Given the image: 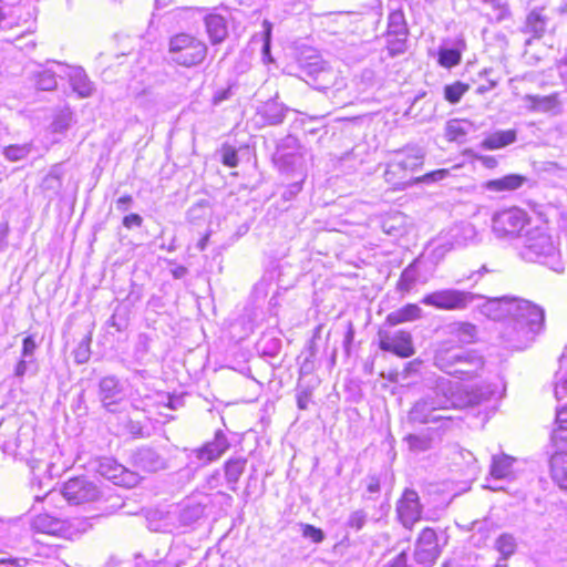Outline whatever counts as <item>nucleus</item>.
Wrapping results in <instances>:
<instances>
[{
    "mask_svg": "<svg viewBox=\"0 0 567 567\" xmlns=\"http://www.w3.org/2000/svg\"><path fill=\"white\" fill-rule=\"evenodd\" d=\"M133 465L145 472H157L167 467L166 458L151 446H141L132 454Z\"/></svg>",
    "mask_w": 567,
    "mask_h": 567,
    "instance_id": "17",
    "label": "nucleus"
},
{
    "mask_svg": "<svg viewBox=\"0 0 567 567\" xmlns=\"http://www.w3.org/2000/svg\"><path fill=\"white\" fill-rule=\"evenodd\" d=\"M205 27L212 44L221 43L228 35L227 22L220 14H208Z\"/></svg>",
    "mask_w": 567,
    "mask_h": 567,
    "instance_id": "25",
    "label": "nucleus"
},
{
    "mask_svg": "<svg viewBox=\"0 0 567 567\" xmlns=\"http://www.w3.org/2000/svg\"><path fill=\"white\" fill-rule=\"evenodd\" d=\"M388 34L389 37H395V40H389L391 50L395 52H403L405 49L408 27L402 11H394L390 13L388 22Z\"/></svg>",
    "mask_w": 567,
    "mask_h": 567,
    "instance_id": "20",
    "label": "nucleus"
},
{
    "mask_svg": "<svg viewBox=\"0 0 567 567\" xmlns=\"http://www.w3.org/2000/svg\"><path fill=\"white\" fill-rule=\"evenodd\" d=\"M143 218L138 214H130L123 218V226L131 229L133 227H141Z\"/></svg>",
    "mask_w": 567,
    "mask_h": 567,
    "instance_id": "53",
    "label": "nucleus"
},
{
    "mask_svg": "<svg viewBox=\"0 0 567 567\" xmlns=\"http://www.w3.org/2000/svg\"><path fill=\"white\" fill-rule=\"evenodd\" d=\"M33 362V359H28V358H23L21 357V359L19 360V362L16 364V368H14V375L17 378H23L24 374L27 373V370H28V365L30 363Z\"/></svg>",
    "mask_w": 567,
    "mask_h": 567,
    "instance_id": "54",
    "label": "nucleus"
},
{
    "mask_svg": "<svg viewBox=\"0 0 567 567\" xmlns=\"http://www.w3.org/2000/svg\"><path fill=\"white\" fill-rule=\"evenodd\" d=\"M551 439L555 443L567 442V425H558V427L553 431Z\"/></svg>",
    "mask_w": 567,
    "mask_h": 567,
    "instance_id": "58",
    "label": "nucleus"
},
{
    "mask_svg": "<svg viewBox=\"0 0 567 567\" xmlns=\"http://www.w3.org/2000/svg\"><path fill=\"white\" fill-rule=\"evenodd\" d=\"M524 101L527 103V107L530 111L539 113H548L560 106L558 93H553L550 95L527 94L524 97Z\"/></svg>",
    "mask_w": 567,
    "mask_h": 567,
    "instance_id": "26",
    "label": "nucleus"
},
{
    "mask_svg": "<svg viewBox=\"0 0 567 567\" xmlns=\"http://www.w3.org/2000/svg\"><path fill=\"white\" fill-rule=\"evenodd\" d=\"M409 449L413 452L420 453L431 449L432 440L425 435L410 434L405 437Z\"/></svg>",
    "mask_w": 567,
    "mask_h": 567,
    "instance_id": "40",
    "label": "nucleus"
},
{
    "mask_svg": "<svg viewBox=\"0 0 567 567\" xmlns=\"http://www.w3.org/2000/svg\"><path fill=\"white\" fill-rule=\"evenodd\" d=\"M450 176V171L445 168L436 169L414 178L415 184H433Z\"/></svg>",
    "mask_w": 567,
    "mask_h": 567,
    "instance_id": "42",
    "label": "nucleus"
},
{
    "mask_svg": "<svg viewBox=\"0 0 567 567\" xmlns=\"http://www.w3.org/2000/svg\"><path fill=\"white\" fill-rule=\"evenodd\" d=\"M33 143L11 144L3 148V156L10 162L25 159L33 151Z\"/></svg>",
    "mask_w": 567,
    "mask_h": 567,
    "instance_id": "35",
    "label": "nucleus"
},
{
    "mask_svg": "<svg viewBox=\"0 0 567 567\" xmlns=\"http://www.w3.org/2000/svg\"><path fill=\"white\" fill-rule=\"evenodd\" d=\"M517 138L516 130L495 131L486 135L481 143L484 150H498L513 144Z\"/></svg>",
    "mask_w": 567,
    "mask_h": 567,
    "instance_id": "27",
    "label": "nucleus"
},
{
    "mask_svg": "<svg viewBox=\"0 0 567 567\" xmlns=\"http://www.w3.org/2000/svg\"><path fill=\"white\" fill-rule=\"evenodd\" d=\"M221 162L228 167H236L238 165L237 151L231 146H224L221 150Z\"/></svg>",
    "mask_w": 567,
    "mask_h": 567,
    "instance_id": "44",
    "label": "nucleus"
},
{
    "mask_svg": "<svg viewBox=\"0 0 567 567\" xmlns=\"http://www.w3.org/2000/svg\"><path fill=\"white\" fill-rule=\"evenodd\" d=\"M461 51L456 48H441L439 50V63L443 68L451 69L461 62Z\"/></svg>",
    "mask_w": 567,
    "mask_h": 567,
    "instance_id": "37",
    "label": "nucleus"
},
{
    "mask_svg": "<svg viewBox=\"0 0 567 567\" xmlns=\"http://www.w3.org/2000/svg\"><path fill=\"white\" fill-rule=\"evenodd\" d=\"M32 526L35 530L43 534L72 538L85 533L89 529L90 524L82 518L61 519L43 513L33 518Z\"/></svg>",
    "mask_w": 567,
    "mask_h": 567,
    "instance_id": "7",
    "label": "nucleus"
},
{
    "mask_svg": "<svg viewBox=\"0 0 567 567\" xmlns=\"http://www.w3.org/2000/svg\"><path fill=\"white\" fill-rule=\"evenodd\" d=\"M557 66L560 78L565 80L567 78V51L565 56L558 61Z\"/></svg>",
    "mask_w": 567,
    "mask_h": 567,
    "instance_id": "63",
    "label": "nucleus"
},
{
    "mask_svg": "<svg viewBox=\"0 0 567 567\" xmlns=\"http://www.w3.org/2000/svg\"><path fill=\"white\" fill-rule=\"evenodd\" d=\"M288 109L276 100H269L261 109V115L268 125H279L286 117Z\"/></svg>",
    "mask_w": 567,
    "mask_h": 567,
    "instance_id": "32",
    "label": "nucleus"
},
{
    "mask_svg": "<svg viewBox=\"0 0 567 567\" xmlns=\"http://www.w3.org/2000/svg\"><path fill=\"white\" fill-rule=\"evenodd\" d=\"M61 495L69 504L80 505L96 501L100 496V491L86 477H73L63 484Z\"/></svg>",
    "mask_w": 567,
    "mask_h": 567,
    "instance_id": "11",
    "label": "nucleus"
},
{
    "mask_svg": "<svg viewBox=\"0 0 567 567\" xmlns=\"http://www.w3.org/2000/svg\"><path fill=\"white\" fill-rule=\"evenodd\" d=\"M530 219L524 209L512 207L497 212L492 218V230L497 238L516 239L529 227Z\"/></svg>",
    "mask_w": 567,
    "mask_h": 567,
    "instance_id": "6",
    "label": "nucleus"
},
{
    "mask_svg": "<svg viewBox=\"0 0 567 567\" xmlns=\"http://www.w3.org/2000/svg\"><path fill=\"white\" fill-rule=\"evenodd\" d=\"M476 159L481 162L482 165L485 166L486 168H494L498 164L497 159L494 156L489 155H480L476 157Z\"/></svg>",
    "mask_w": 567,
    "mask_h": 567,
    "instance_id": "60",
    "label": "nucleus"
},
{
    "mask_svg": "<svg viewBox=\"0 0 567 567\" xmlns=\"http://www.w3.org/2000/svg\"><path fill=\"white\" fill-rule=\"evenodd\" d=\"M205 504L195 498L186 499L179 509L178 520L183 526H189L203 517Z\"/></svg>",
    "mask_w": 567,
    "mask_h": 567,
    "instance_id": "24",
    "label": "nucleus"
},
{
    "mask_svg": "<svg viewBox=\"0 0 567 567\" xmlns=\"http://www.w3.org/2000/svg\"><path fill=\"white\" fill-rule=\"evenodd\" d=\"M207 52V44L190 33H177L168 41L169 61L178 66H197L205 61Z\"/></svg>",
    "mask_w": 567,
    "mask_h": 567,
    "instance_id": "5",
    "label": "nucleus"
},
{
    "mask_svg": "<svg viewBox=\"0 0 567 567\" xmlns=\"http://www.w3.org/2000/svg\"><path fill=\"white\" fill-rule=\"evenodd\" d=\"M70 123L66 116H60L52 123V130L55 133H62L69 127Z\"/></svg>",
    "mask_w": 567,
    "mask_h": 567,
    "instance_id": "59",
    "label": "nucleus"
},
{
    "mask_svg": "<svg viewBox=\"0 0 567 567\" xmlns=\"http://www.w3.org/2000/svg\"><path fill=\"white\" fill-rule=\"evenodd\" d=\"M312 392L309 388H300L297 392V405L300 410H306L311 400Z\"/></svg>",
    "mask_w": 567,
    "mask_h": 567,
    "instance_id": "49",
    "label": "nucleus"
},
{
    "mask_svg": "<svg viewBox=\"0 0 567 567\" xmlns=\"http://www.w3.org/2000/svg\"><path fill=\"white\" fill-rule=\"evenodd\" d=\"M62 62L49 61L45 65H39L27 74L31 86L38 91H54L58 79H63Z\"/></svg>",
    "mask_w": 567,
    "mask_h": 567,
    "instance_id": "12",
    "label": "nucleus"
},
{
    "mask_svg": "<svg viewBox=\"0 0 567 567\" xmlns=\"http://www.w3.org/2000/svg\"><path fill=\"white\" fill-rule=\"evenodd\" d=\"M383 567H410L408 564V554L402 550L390 559Z\"/></svg>",
    "mask_w": 567,
    "mask_h": 567,
    "instance_id": "51",
    "label": "nucleus"
},
{
    "mask_svg": "<svg viewBox=\"0 0 567 567\" xmlns=\"http://www.w3.org/2000/svg\"><path fill=\"white\" fill-rule=\"evenodd\" d=\"M423 159L424 153L417 147L394 152L386 164L385 182L395 189H404L414 185L411 174L423 165Z\"/></svg>",
    "mask_w": 567,
    "mask_h": 567,
    "instance_id": "4",
    "label": "nucleus"
},
{
    "mask_svg": "<svg viewBox=\"0 0 567 567\" xmlns=\"http://www.w3.org/2000/svg\"><path fill=\"white\" fill-rule=\"evenodd\" d=\"M264 27V44H262V54L264 58H268L270 60V40H271V30L272 25L269 21L265 20L262 23Z\"/></svg>",
    "mask_w": 567,
    "mask_h": 567,
    "instance_id": "45",
    "label": "nucleus"
},
{
    "mask_svg": "<svg viewBox=\"0 0 567 567\" xmlns=\"http://www.w3.org/2000/svg\"><path fill=\"white\" fill-rule=\"evenodd\" d=\"M74 358L78 363H85L90 359L89 341H81L74 351Z\"/></svg>",
    "mask_w": 567,
    "mask_h": 567,
    "instance_id": "46",
    "label": "nucleus"
},
{
    "mask_svg": "<svg viewBox=\"0 0 567 567\" xmlns=\"http://www.w3.org/2000/svg\"><path fill=\"white\" fill-rule=\"evenodd\" d=\"M466 350L446 347L442 344L434 354V365L446 374L452 375L453 372H463L456 370L458 365L464 364L462 361Z\"/></svg>",
    "mask_w": 567,
    "mask_h": 567,
    "instance_id": "18",
    "label": "nucleus"
},
{
    "mask_svg": "<svg viewBox=\"0 0 567 567\" xmlns=\"http://www.w3.org/2000/svg\"><path fill=\"white\" fill-rule=\"evenodd\" d=\"M463 357H466L462 358V361L465 362L464 364L458 365L456 370H462L464 372H453L452 375L462 380H471L478 377L485 365L483 357L473 350H466Z\"/></svg>",
    "mask_w": 567,
    "mask_h": 567,
    "instance_id": "22",
    "label": "nucleus"
},
{
    "mask_svg": "<svg viewBox=\"0 0 567 567\" xmlns=\"http://www.w3.org/2000/svg\"><path fill=\"white\" fill-rule=\"evenodd\" d=\"M550 473L553 480L560 487L567 482V452H556L550 457Z\"/></svg>",
    "mask_w": 567,
    "mask_h": 567,
    "instance_id": "33",
    "label": "nucleus"
},
{
    "mask_svg": "<svg viewBox=\"0 0 567 567\" xmlns=\"http://www.w3.org/2000/svg\"><path fill=\"white\" fill-rule=\"evenodd\" d=\"M126 429L130 434H132L134 437H144V425L141 421L130 420L126 424Z\"/></svg>",
    "mask_w": 567,
    "mask_h": 567,
    "instance_id": "52",
    "label": "nucleus"
},
{
    "mask_svg": "<svg viewBox=\"0 0 567 567\" xmlns=\"http://www.w3.org/2000/svg\"><path fill=\"white\" fill-rule=\"evenodd\" d=\"M109 324H110L111 327L115 328V329H116V331H118V332L123 331V330L126 328V326H127V324H126V321H125V320H120V319L117 318V315H116V313H114V315L110 318V320H109Z\"/></svg>",
    "mask_w": 567,
    "mask_h": 567,
    "instance_id": "61",
    "label": "nucleus"
},
{
    "mask_svg": "<svg viewBox=\"0 0 567 567\" xmlns=\"http://www.w3.org/2000/svg\"><path fill=\"white\" fill-rule=\"evenodd\" d=\"M495 548L502 555L503 559H507L517 548L516 538L512 534L504 533L496 539Z\"/></svg>",
    "mask_w": 567,
    "mask_h": 567,
    "instance_id": "36",
    "label": "nucleus"
},
{
    "mask_svg": "<svg viewBox=\"0 0 567 567\" xmlns=\"http://www.w3.org/2000/svg\"><path fill=\"white\" fill-rule=\"evenodd\" d=\"M442 548L439 545L436 532L431 527L421 530L414 545V560L423 567H431L441 556Z\"/></svg>",
    "mask_w": 567,
    "mask_h": 567,
    "instance_id": "10",
    "label": "nucleus"
},
{
    "mask_svg": "<svg viewBox=\"0 0 567 567\" xmlns=\"http://www.w3.org/2000/svg\"><path fill=\"white\" fill-rule=\"evenodd\" d=\"M62 171L59 166H54L43 179V187L45 189L59 190L62 185Z\"/></svg>",
    "mask_w": 567,
    "mask_h": 567,
    "instance_id": "41",
    "label": "nucleus"
},
{
    "mask_svg": "<svg viewBox=\"0 0 567 567\" xmlns=\"http://www.w3.org/2000/svg\"><path fill=\"white\" fill-rule=\"evenodd\" d=\"M99 398L106 411L115 413L120 404L125 401L126 393L118 379L104 377L99 383Z\"/></svg>",
    "mask_w": 567,
    "mask_h": 567,
    "instance_id": "14",
    "label": "nucleus"
},
{
    "mask_svg": "<svg viewBox=\"0 0 567 567\" xmlns=\"http://www.w3.org/2000/svg\"><path fill=\"white\" fill-rule=\"evenodd\" d=\"M447 332L457 339L458 342L468 344L475 341L477 336V328L470 322H453L446 326Z\"/></svg>",
    "mask_w": 567,
    "mask_h": 567,
    "instance_id": "30",
    "label": "nucleus"
},
{
    "mask_svg": "<svg viewBox=\"0 0 567 567\" xmlns=\"http://www.w3.org/2000/svg\"><path fill=\"white\" fill-rule=\"evenodd\" d=\"M492 3L495 11V19L498 22L506 20L511 17V10L507 3L502 2V0L493 1Z\"/></svg>",
    "mask_w": 567,
    "mask_h": 567,
    "instance_id": "47",
    "label": "nucleus"
},
{
    "mask_svg": "<svg viewBox=\"0 0 567 567\" xmlns=\"http://www.w3.org/2000/svg\"><path fill=\"white\" fill-rule=\"evenodd\" d=\"M245 457H231L225 463V478L233 492L237 491V483L246 468Z\"/></svg>",
    "mask_w": 567,
    "mask_h": 567,
    "instance_id": "31",
    "label": "nucleus"
},
{
    "mask_svg": "<svg viewBox=\"0 0 567 567\" xmlns=\"http://www.w3.org/2000/svg\"><path fill=\"white\" fill-rule=\"evenodd\" d=\"M133 204V197L131 195H123L116 199V209L120 212H127Z\"/></svg>",
    "mask_w": 567,
    "mask_h": 567,
    "instance_id": "55",
    "label": "nucleus"
},
{
    "mask_svg": "<svg viewBox=\"0 0 567 567\" xmlns=\"http://www.w3.org/2000/svg\"><path fill=\"white\" fill-rule=\"evenodd\" d=\"M369 514L367 511L360 508L350 512L344 523L348 529L360 532L368 523Z\"/></svg>",
    "mask_w": 567,
    "mask_h": 567,
    "instance_id": "38",
    "label": "nucleus"
},
{
    "mask_svg": "<svg viewBox=\"0 0 567 567\" xmlns=\"http://www.w3.org/2000/svg\"><path fill=\"white\" fill-rule=\"evenodd\" d=\"M516 463V458L505 454H494L492 455V462L489 466V476L496 481L515 480L514 464Z\"/></svg>",
    "mask_w": 567,
    "mask_h": 567,
    "instance_id": "21",
    "label": "nucleus"
},
{
    "mask_svg": "<svg viewBox=\"0 0 567 567\" xmlns=\"http://www.w3.org/2000/svg\"><path fill=\"white\" fill-rule=\"evenodd\" d=\"M526 182V177L519 174H509L502 178L487 181L484 187L491 192H511L518 189Z\"/></svg>",
    "mask_w": 567,
    "mask_h": 567,
    "instance_id": "28",
    "label": "nucleus"
},
{
    "mask_svg": "<svg viewBox=\"0 0 567 567\" xmlns=\"http://www.w3.org/2000/svg\"><path fill=\"white\" fill-rule=\"evenodd\" d=\"M100 473L117 485L132 486L137 482V476L134 473L127 471L123 465L112 458H106L100 464Z\"/></svg>",
    "mask_w": 567,
    "mask_h": 567,
    "instance_id": "19",
    "label": "nucleus"
},
{
    "mask_svg": "<svg viewBox=\"0 0 567 567\" xmlns=\"http://www.w3.org/2000/svg\"><path fill=\"white\" fill-rule=\"evenodd\" d=\"M495 320L507 318L503 338L517 349L526 348L544 329V309L526 299L504 296L488 300L485 306Z\"/></svg>",
    "mask_w": 567,
    "mask_h": 567,
    "instance_id": "2",
    "label": "nucleus"
},
{
    "mask_svg": "<svg viewBox=\"0 0 567 567\" xmlns=\"http://www.w3.org/2000/svg\"><path fill=\"white\" fill-rule=\"evenodd\" d=\"M230 447V443L226 436V434L221 430H217L215 432L214 439L212 441L206 442L200 447L197 449H185L187 464L189 467L199 468L204 467L212 462H215L224 455L228 449Z\"/></svg>",
    "mask_w": 567,
    "mask_h": 567,
    "instance_id": "9",
    "label": "nucleus"
},
{
    "mask_svg": "<svg viewBox=\"0 0 567 567\" xmlns=\"http://www.w3.org/2000/svg\"><path fill=\"white\" fill-rule=\"evenodd\" d=\"M556 423L558 425H567V405L557 411Z\"/></svg>",
    "mask_w": 567,
    "mask_h": 567,
    "instance_id": "62",
    "label": "nucleus"
},
{
    "mask_svg": "<svg viewBox=\"0 0 567 567\" xmlns=\"http://www.w3.org/2000/svg\"><path fill=\"white\" fill-rule=\"evenodd\" d=\"M422 318V309L415 303H408L402 308L390 312L386 316V322L390 326H396L404 322L415 321Z\"/></svg>",
    "mask_w": 567,
    "mask_h": 567,
    "instance_id": "29",
    "label": "nucleus"
},
{
    "mask_svg": "<svg viewBox=\"0 0 567 567\" xmlns=\"http://www.w3.org/2000/svg\"><path fill=\"white\" fill-rule=\"evenodd\" d=\"M516 249L526 261L540 262L556 272L565 269L557 244L545 227L529 226L516 241Z\"/></svg>",
    "mask_w": 567,
    "mask_h": 567,
    "instance_id": "3",
    "label": "nucleus"
},
{
    "mask_svg": "<svg viewBox=\"0 0 567 567\" xmlns=\"http://www.w3.org/2000/svg\"><path fill=\"white\" fill-rule=\"evenodd\" d=\"M61 70L63 71V79L69 80L73 92L79 97L85 99L93 94L95 86L83 68L63 63Z\"/></svg>",
    "mask_w": 567,
    "mask_h": 567,
    "instance_id": "16",
    "label": "nucleus"
},
{
    "mask_svg": "<svg viewBox=\"0 0 567 567\" xmlns=\"http://www.w3.org/2000/svg\"><path fill=\"white\" fill-rule=\"evenodd\" d=\"M208 208V204L207 202L205 200H200L196 204H194L189 209H188V217L189 219H196V218H200L203 217V215L205 214L206 209Z\"/></svg>",
    "mask_w": 567,
    "mask_h": 567,
    "instance_id": "50",
    "label": "nucleus"
},
{
    "mask_svg": "<svg viewBox=\"0 0 567 567\" xmlns=\"http://www.w3.org/2000/svg\"><path fill=\"white\" fill-rule=\"evenodd\" d=\"M396 515L400 523L408 529H411L417 523L423 513V506L416 491L405 488L396 502Z\"/></svg>",
    "mask_w": 567,
    "mask_h": 567,
    "instance_id": "13",
    "label": "nucleus"
},
{
    "mask_svg": "<svg viewBox=\"0 0 567 567\" xmlns=\"http://www.w3.org/2000/svg\"><path fill=\"white\" fill-rule=\"evenodd\" d=\"M417 262L415 259L401 274L396 288L401 292H410L419 281Z\"/></svg>",
    "mask_w": 567,
    "mask_h": 567,
    "instance_id": "34",
    "label": "nucleus"
},
{
    "mask_svg": "<svg viewBox=\"0 0 567 567\" xmlns=\"http://www.w3.org/2000/svg\"><path fill=\"white\" fill-rule=\"evenodd\" d=\"M475 297L470 291L446 288L424 295L421 303L442 311H462L474 301Z\"/></svg>",
    "mask_w": 567,
    "mask_h": 567,
    "instance_id": "8",
    "label": "nucleus"
},
{
    "mask_svg": "<svg viewBox=\"0 0 567 567\" xmlns=\"http://www.w3.org/2000/svg\"><path fill=\"white\" fill-rule=\"evenodd\" d=\"M380 349L392 352L400 358H410L414 354L412 336L410 332L399 330L393 333L379 332Z\"/></svg>",
    "mask_w": 567,
    "mask_h": 567,
    "instance_id": "15",
    "label": "nucleus"
},
{
    "mask_svg": "<svg viewBox=\"0 0 567 567\" xmlns=\"http://www.w3.org/2000/svg\"><path fill=\"white\" fill-rule=\"evenodd\" d=\"M549 18L545 14L544 8L532 10L523 27L524 33H529L535 39H540L548 29Z\"/></svg>",
    "mask_w": 567,
    "mask_h": 567,
    "instance_id": "23",
    "label": "nucleus"
},
{
    "mask_svg": "<svg viewBox=\"0 0 567 567\" xmlns=\"http://www.w3.org/2000/svg\"><path fill=\"white\" fill-rule=\"evenodd\" d=\"M38 348L33 336H28L23 339L21 357L32 359L35 349Z\"/></svg>",
    "mask_w": 567,
    "mask_h": 567,
    "instance_id": "48",
    "label": "nucleus"
},
{
    "mask_svg": "<svg viewBox=\"0 0 567 567\" xmlns=\"http://www.w3.org/2000/svg\"><path fill=\"white\" fill-rule=\"evenodd\" d=\"M496 392L495 385L484 383L461 391L458 384L447 378L440 377L435 380L431 391L420 399L410 411V417L419 423H434L440 420L452 419L449 415L439 414V411L450 409H464L478 405L488 401Z\"/></svg>",
    "mask_w": 567,
    "mask_h": 567,
    "instance_id": "1",
    "label": "nucleus"
},
{
    "mask_svg": "<svg viewBox=\"0 0 567 567\" xmlns=\"http://www.w3.org/2000/svg\"><path fill=\"white\" fill-rule=\"evenodd\" d=\"M381 485H380V478L377 476H369L367 478V492L370 495L378 494L380 492Z\"/></svg>",
    "mask_w": 567,
    "mask_h": 567,
    "instance_id": "56",
    "label": "nucleus"
},
{
    "mask_svg": "<svg viewBox=\"0 0 567 567\" xmlns=\"http://www.w3.org/2000/svg\"><path fill=\"white\" fill-rule=\"evenodd\" d=\"M496 85H497V81H496V80H493V79H489V80H488V84H487V85H480V86L476 89V92H477L478 94H484V93H486L487 91H491L492 89H494Z\"/></svg>",
    "mask_w": 567,
    "mask_h": 567,
    "instance_id": "64",
    "label": "nucleus"
},
{
    "mask_svg": "<svg viewBox=\"0 0 567 567\" xmlns=\"http://www.w3.org/2000/svg\"><path fill=\"white\" fill-rule=\"evenodd\" d=\"M148 348H150L148 336L145 333H140L137 337V342H136V351L144 354L148 351Z\"/></svg>",
    "mask_w": 567,
    "mask_h": 567,
    "instance_id": "57",
    "label": "nucleus"
},
{
    "mask_svg": "<svg viewBox=\"0 0 567 567\" xmlns=\"http://www.w3.org/2000/svg\"><path fill=\"white\" fill-rule=\"evenodd\" d=\"M300 527L305 538L310 539L315 544H320L323 542L324 533L322 529L310 524H300Z\"/></svg>",
    "mask_w": 567,
    "mask_h": 567,
    "instance_id": "43",
    "label": "nucleus"
},
{
    "mask_svg": "<svg viewBox=\"0 0 567 567\" xmlns=\"http://www.w3.org/2000/svg\"><path fill=\"white\" fill-rule=\"evenodd\" d=\"M468 90V85L462 82H455L444 87V97L452 104L460 102L464 93Z\"/></svg>",
    "mask_w": 567,
    "mask_h": 567,
    "instance_id": "39",
    "label": "nucleus"
}]
</instances>
